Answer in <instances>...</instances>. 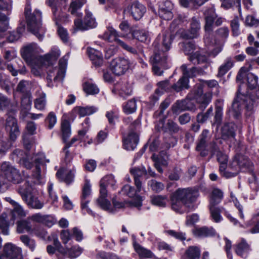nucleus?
<instances>
[{"instance_id": "nucleus-8", "label": "nucleus", "mask_w": 259, "mask_h": 259, "mask_svg": "<svg viewBox=\"0 0 259 259\" xmlns=\"http://www.w3.org/2000/svg\"><path fill=\"white\" fill-rule=\"evenodd\" d=\"M34 168L32 170L31 179V182L34 184H40L42 182V176L41 174L40 165L49 162V159H47L44 153L36 154L33 158Z\"/></svg>"}, {"instance_id": "nucleus-34", "label": "nucleus", "mask_w": 259, "mask_h": 259, "mask_svg": "<svg viewBox=\"0 0 259 259\" xmlns=\"http://www.w3.org/2000/svg\"><path fill=\"white\" fill-rule=\"evenodd\" d=\"M88 54L90 59L96 66H101L103 63V55L101 52L94 49H88Z\"/></svg>"}, {"instance_id": "nucleus-30", "label": "nucleus", "mask_w": 259, "mask_h": 259, "mask_svg": "<svg viewBox=\"0 0 259 259\" xmlns=\"http://www.w3.org/2000/svg\"><path fill=\"white\" fill-rule=\"evenodd\" d=\"M171 209L176 212L180 214L184 213L186 211L185 204L174 193L171 196Z\"/></svg>"}, {"instance_id": "nucleus-63", "label": "nucleus", "mask_w": 259, "mask_h": 259, "mask_svg": "<svg viewBox=\"0 0 259 259\" xmlns=\"http://www.w3.org/2000/svg\"><path fill=\"white\" fill-rule=\"evenodd\" d=\"M83 251V249L79 246H73L68 249L67 256L70 258L79 256Z\"/></svg>"}, {"instance_id": "nucleus-9", "label": "nucleus", "mask_w": 259, "mask_h": 259, "mask_svg": "<svg viewBox=\"0 0 259 259\" xmlns=\"http://www.w3.org/2000/svg\"><path fill=\"white\" fill-rule=\"evenodd\" d=\"M200 24L199 20L195 17L192 18L189 30L180 29L176 32V35L184 39H193L199 35Z\"/></svg>"}, {"instance_id": "nucleus-62", "label": "nucleus", "mask_w": 259, "mask_h": 259, "mask_svg": "<svg viewBox=\"0 0 259 259\" xmlns=\"http://www.w3.org/2000/svg\"><path fill=\"white\" fill-rule=\"evenodd\" d=\"M7 215L5 213L0 216V229L4 235L9 234V223L7 220Z\"/></svg>"}, {"instance_id": "nucleus-58", "label": "nucleus", "mask_w": 259, "mask_h": 259, "mask_svg": "<svg viewBox=\"0 0 259 259\" xmlns=\"http://www.w3.org/2000/svg\"><path fill=\"white\" fill-rule=\"evenodd\" d=\"M68 58L69 54L67 53L59 60V67L58 68L59 70V71L58 75H57V76H56L55 78H57L59 75L65 76Z\"/></svg>"}, {"instance_id": "nucleus-50", "label": "nucleus", "mask_w": 259, "mask_h": 259, "mask_svg": "<svg viewBox=\"0 0 259 259\" xmlns=\"http://www.w3.org/2000/svg\"><path fill=\"white\" fill-rule=\"evenodd\" d=\"M134 249L141 257L150 258L152 256V252L138 243L134 244Z\"/></svg>"}, {"instance_id": "nucleus-5", "label": "nucleus", "mask_w": 259, "mask_h": 259, "mask_svg": "<svg viewBox=\"0 0 259 259\" xmlns=\"http://www.w3.org/2000/svg\"><path fill=\"white\" fill-rule=\"evenodd\" d=\"M30 191L31 185L29 182H25L24 185L18 189V193L29 207L37 209L42 208L44 205V202L40 201L38 197L31 195Z\"/></svg>"}, {"instance_id": "nucleus-19", "label": "nucleus", "mask_w": 259, "mask_h": 259, "mask_svg": "<svg viewBox=\"0 0 259 259\" xmlns=\"http://www.w3.org/2000/svg\"><path fill=\"white\" fill-rule=\"evenodd\" d=\"M131 174L134 176V183L138 191L143 189L141 177L147 175V170L145 167H135L130 169Z\"/></svg>"}, {"instance_id": "nucleus-25", "label": "nucleus", "mask_w": 259, "mask_h": 259, "mask_svg": "<svg viewBox=\"0 0 259 259\" xmlns=\"http://www.w3.org/2000/svg\"><path fill=\"white\" fill-rule=\"evenodd\" d=\"M204 14L205 16V30L206 31H211L214 25V20L217 17L214 9L212 8L208 9L204 12Z\"/></svg>"}, {"instance_id": "nucleus-4", "label": "nucleus", "mask_w": 259, "mask_h": 259, "mask_svg": "<svg viewBox=\"0 0 259 259\" xmlns=\"http://www.w3.org/2000/svg\"><path fill=\"white\" fill-rule=\"evenodd\" d=\"M116 184L114 177L112 175L104 177L100 181V197L97 199L98 205L105 210H110L111 207L110 202L106 199L107 192L106 187L111 186L114 188Z\"/></svg>"}, {"instance_id": "nucleus-60", "label": "nucleus", "mask_w": 259, "mask_h": 259, "mask_svg": "<svg viewBox=\"0 0 259 259\" xmlns=\"http://www.w3.org/2000/svg\"><path fill=\"white\" fill-rule=\"evenodd\" d=\"M83 88L87 94H97L99 92V89L96 84L89 81L83 84Z\"/></svg>"}, {"instance_id": "nucleus-10", "label": "nucleus", "mask_w": 259, "mask_h": 259, "mask_svg": "<svg viewBox=\"0 0 259 259\" xmlns=\"http://www.w3.org/2000/svg\"><path fill=\"white\" fill-rule=\"evenodd\" d=\"M97 25L98 23L96 19L93 17L92 13L89 11H85V15L83 21L79 18L76 19L74 21V28L75 30H86L96 28Z\"/></svg>"}, {"instance_id": "nucleus-3", "label": "nucleus", "mask_w": 259, "mask_h": 259, "mask_svg": "<svg viewBox=\"0 0 259 259\" xmlns=\"http://www.w3.org/2000/svg\"><path fill=\"white\" fill-rule=\"evenodd\" d=\"M24 13L28 30L41 40L44 33L41 23V13L38 10H35L31 13L30 8L28 6L25 8Z\"/></svg>"}, {"instance_id": "nucleus-44", "label": "nucleus", "mask_w": 259, "mask_h": 259, "mask_svg": "<svg viewBox=\"0 0 259 259\" xmlns=\"http://www.w3.org/2000/svg\"><path fill=\"white\" fill-rule=\"evenodd\" d=\"M59 70L56 67H53L52 66L49 67L48 70V75L47 76V79L48 80V85L52 86L51 83L52 80H54L55 81L58 80H62L64 78V76L59 75L57 78L55 76L58 75Z\"/></svg>"}, {"instance_id": "nucleus-22", "label": "nucleus", "mask_w": 259, "mask_h": 259, "mask_svg": "<svg viewBox=\"0 0 259 259\" xmlns=\"http://www.w3.org/2000/svg\"><path fill=\"white\" fill-rule=\"evenodd\" d=\"M91 185L88 181H86L82 189V195L81 197V208L82 210L86 211L89 214L94 216L95 214L88 206L89 200H85L86 198L91 194Z\"/></svg>"}, {"instance_id": "nucleus-52", "label": "nucleus", "mask_w": 259, "mask_h": 259, "mask_svg": "<svg viewBox=\"0 0 259 259\" xmlns=\"http://www.w3.org/2000/svg\"><path fill=\"white\" fill-rule=\"evenodd\" d=\"M186 254L189 259H199L200 250L197 246H190L186 251Z\"/></svg>"}, {"instance_id": "nucleus-38", "label": "nucleus", "mask_w": 259, "mask_h": 259, "mask_svg": "<svg viewBox=\"0 0 259 259\" xmlns=\"http://www.w3.org/2000/svg\"><path fill=\"white\" fill-rule=\"evenodd\" d=\"M194 234L199 237H207L214 235L215 230L212 228L202 227L193 231Z\"/></svg>"}, {"instance_id": "nucleus-59", "label": "nucleus", "mask_w": 259, "mask_h": 259, "mask_svg": "<svg viewBox=\"0 0 259 259\" xmlns=\"http://www.w3.org/2000/svg\"><path fill=\"white\" fill-rule=\"evenodd\" d=\"M151 203L159 207H165L167 202V198L165 196L157 195L151 197Z\"/></svg>"}, {"instance_id": "nucleus-14", "label": "nucleus", "mask_w": 259, "mask_h": 259, "mask_svg": "<svg viewBox=\"0 0 259 259\" xmlns=\"http://www.w3.org/2000/svg\"><path fill=\"white\" fill-rule=\"evenodd\" d=\"M0 259H23L21 249L12 243H7L4 247V252Z\"/></svg>"}, {"instance_id": "nucleus-57", "label": "nucleus", "mask_w": 259, "mask_h": 259, "mask_svg": "<svg viewBox=\"0 0 259 259\" xmlns=\"http://www.w3.org/2000/svg\"><path fill=\"white\" fill-rule=\"evenodd\" d=\"M222 3V6L228 9L232 8L233 6H236L238 8L239 14L241 15V0H220Z\"/></svg>"}, {"instance_id": "nucleus-21", "label": "nucleus", "mask_w": 259, "mask_h": 259, "mask_svg": "<svg viewBox=\"0 0 259 259\" xmlns=\"http://www.w3.org/2000/svg\"><path fill=\"white\" fill-rule=\"evenodd\" d=\"M4 178L6 179V184L5 186H3L2 188H0L1 190L3 191L8 188L7 182H11L14 184H19L22 180V177L19 171L15 168L10 169L9 171L6 173Z\"/></svg>"}, {"instance_id": "nucleus-40", "label": "nucleus", "mask_w": 259, "mask_h": 259, "mask_svg": "<svg viewBox=\"0 0 259 259\" xmlns=\"http://www.w3.org/2000/svg\"><path fill=\"white\" fill-rule=\"evenodd\" d=\"M216 206L209 205V210L212 220L215 223H219L223 220V217L221 215V212L224 210L225 209L223 207H219Z\"/></svg>"}, {"instance_id": "nucleus-2", "label": "nucleus", "mask_w": 259, "mask_h": 259, "mask_svg": "<svg viewBox=\"0 0 259 259\" xmlns=\"http://www.w3.org/2000/svg\"><path fill=\"white\" fill-rule=\"evenodd\" d=\"M174 37L172 34L168 36L163 35L162 46H160L157 40L154 42L153 44L154 53L150 59V62L152 64L159 65L163 68L167 67L166 64L167 56L164 52L170 49Z\"/></svg>"}, {"instance_id": "nucleus-26", "label": "nucleus", "mask_w": 259, "mask_h": 259, "mask_svg": "<svg viewBox=\"0 0 259 259\" xmlns=\"http://www.w3.org/2000/svg\"><path fill=\"white\" fill-rule=\"evenodd\" d=\"M140 192V191H138L137 188L136 190H135L134 187L129 185H124L121 190V192L123 195L127 196L130 198H134L135 197H136L137 199V201L135 204L136 206H139L141 205V197L140 196L137 195V193H139Z\"/></svg>"}, {"instance_id": "nucleus-53", "label": "nucleus", "mask_w": 259, "mask_h": 259, "mask_svg": "<svg viewBox=\"0 0 259 259\" xmlns=\"http://www.w3.org/2000/svg\"><path fill=\"white\" fill-rule=\"evenodd\" d=\"M164 147L168 149L171 147H174L177 143V138L171 135H164Z\"/></svg>"}, {"instance_id": "nucleus-17", "label": "nucleus", "mask_w": 259, "mask_h": 259, "mask_svg": "<svg viewBox=\"0 0 259 259\" xmlns=\"http://www.w3.org/2000/svg\"><path fill=\"white\" fill-rule=\"evenodd\" d=\"M56 176L60 182L65 183L67 185H69L74 181L75 170L74 169L68 170L62 167L58 169Z\"/></svg>"}, {"instance_id": "nucleus-1", "label": "nucleus", "mask_w": 259, "mask_h": 259, "mask_svg": "<svg viewBox=\"0 0 259 259\" xmlns=\"http://www.w3.org/2000/svg\"><path fill=\"white\" fill-rule=\"evenodd\" d=\"M246 79L250 92L244 91L241 85L239 87L238 93L232 104L231 112L235 119H239L241 115L242 104H245L247 111H252L259 105V86L257 85V76L248 71L244 67L240 69L236 76V80L242 81Z\"/></svg>"}, {"instance_id": "nucleus-31", "label": "nucleus", "mask_w": 259, "mask_h": 259, "mask_svg": "<svg viewBox=\"0 0 259 259\" xmlns=\"http://www.w3.org/2000/svg\"><path fill=\"white\" fill-rule=\"evenodd\" d=\"M223 101L219 99L217 101L214 117V122L212 125L215 124L219 127L222 122L223 118Z\"/></svg>"}, {"instance_id": "nucleus-39", "label": "nucleus", "mask_w": 259, "mask_h": 259, "mask_svg": "<svg viewBox=\"0 0 259 259\" xmlns=\"http://www.w3.org/2000/svg\"><path fill=\"white\" fill-rule=\"evenodd\" d=\"M97 108L94 106L76 107L74 108V111L80 117L88 116L95 113L97 111Z\"/></svg>"}, {"instance_id": "nucleus-15", "label": "nucleus", "mask_w": 259, "mask_h": 259, "mask_svg": "<svg viewBox=\"0 0 259 259\" xmlns=\"http://www.w3.org/2000/svg\"><path fill=\"white\" fill-rule=\"evenodd\" d=\"M210 136L209 131L208 130H204L199 136L196 150L200 152V155L205 157L208 154V150L206 149L207 142L209 141Z\"/></svg>"}, {"instance_id": "nucleus-43", "label": "nucleus", "mask_w": 259, "mask_h": 259, "mask_svg": "<svg viewBox=\"0 0 259 259\" xmlns=\"http://www.w3.org/2000/svg\"><path fill=\"white\" fill-rule=\"evenodd\" d=\"M234 62L232 58L227 57L224 62L220 66L217 76H224L233 66Z\"/></svg>"}, {"instance_id": "nucleus-12", "label": "nucleus", "mask_w": 259, "mask_h": 259, "mask_svg": "<svg viewBox=\"0 0 259 259\" xmlns=\"http://www.w3.org/2000/svg\"><path fill=\"white\" fill-rule=\"evenodd\" d=\"M165 117L159 119V122L157 125L159 131L163 132L164 135L176 134L179 133L181 130L178 124L171 119H168L166 123H164Z\"/></svg>"}, {"instance_id": "nucleus-33", "label": "nucleus", "mask_w": 259, "mask_h": 259, "mask_svg": "<svg viewBox=\"0 0 259 259\" xmlns=\"http://www.w3.org/2000/svg\"><path fill=\"white\" fill-rule=\"evenodd\" d=\"M251 163L247 157L244 155H238L232 162V165L234 166L239 170L240 169L249 167Z\"/></svg>"}, {"instance_id": "nucleus-47", "label": "nucleus", "mask_w": 259, "mask_h": 259, "mask_svg": "<svg viewBox=\"0 0 259 259\" xmlns=\"http://www.w3.org/2000/svg\"><path fill=\"white\" fill-rule=\"evenodd\" d=\"M37 94L38 96L35 100L34 106L36 109L42 110L46 105V95L41 91H38Z\"/></svg>"}, {"instance_id": "nucleus-6", "label": "nucleus", "mask_w": 259, "mask_h": 259, "mask_svg": "<svg viewBox=\"0 0 259 259\" xmlns=\"http://www.w3.org/2000/svg\"><path fill=\"white\" fill-rule=\"evenodd\" d=\"M177 198H179L187 208H193V204L195 203L199 196V192L196 189L187 188H179L175 192Z\"/></svg>"}, {"instance_id": "nucleus-48", "label": "nucleus", "mask_w": 259, "mask_h": 259, "mask_svg": "<svg viewBox=\"0 0 259 259\" xmlns=\"http://www.w3.org/2000/svg\"><path fill=\"white\" fill-rule=\"evenodd\" d=\"M188 59L194 64L204 63L207 60V57L205 55L201 54L199 51H196L191 54Z\"/></svg>"}, {"instance_id": "nucleus-42", "label": "nucleus", "mask_w": 259, "mask_h": 259, "mask_svg": "<svg viewBox=\"0 0 259 259\" xmlns=\"http://www.w3.org/2000/svg\"><path fill=\"white\" fill-rule=\"evenodd\" d=\"M132 34L135 38L142 42L148 43L150 41L149 32L146 30H134Z\"/></svg>"}, {"instance_id": "nucleus-23", "label": "nucleus", "mask_w": 259, "mask_h": 259, "mask_svg": "<svg viewBox=\"0 0 259 259\" xmlns=\"http://www.w3.org/2000/svg\"><path fill=\"white\" fill-rule=\"evenodd\" d=\"M194 109V105L189 99L177 101L172 106V111L175 113H178L185 110H191Z\"/></svg>"}, {"instance_id": "nucleus-45", "label": "nucleus", "mask_w": 259, "mask_h": 259, "mask_svg": "<svg viewBox=\"0 0 259 259\" xmlns=\"http://www.w3.org/2000/svg\"><path fill=\"white\" fill-rule=\"evenodd\" d=\"M137 101L136 98H134L124 103L122 106L123 111L127 114L135 112L137 109Z\"/></svg>"}, {"instance_id": "nucleus-29", "label": "nucleus", "mask_w": 259, "mask_h": 259, "mask_svg": "<svg viewBox=\"0 0 259 259\" xmlns=\"http://www.w3.org/2000/svg\"><path fill=\"white\" fill-rule=\"evenodd\" d=\"M139 142L138 135L134 133H129L126 138L123 140V146L127 150H134Z\"/></svg>"}, {"instance_id": "nucleus-51", "label": "nucleus", "mask_w": 259, "mask_h": 259, "mask_svg": "<svg viewBox=\"0 0 259 259\" xmlns=\"http://www.w3.org/2000/svg\"><path fill=\"white\" fill-rule=\"evenodd\" d=\"M13 168L7 162H3L1 165L2 174L0 175V188H2L3 186H5L6 184L4 176L6 175V173L9 171L10 169Z\"/></svg>"}, {"instance_id": "nucleus-64", "label": "nucleus", "mask_w": 259, "mask_h": 259, "mask_svg": "<svg viewBox=\"0 0 259 259\" xmlns=\"http://www.w3.org/2000/svg\"><path fill=\"white\" fill-rule=\"evenodd\" d=\"M96 257L97 259H121L115 254L110 252H106L104 251L98 253L96 254Z\"/></svg>"}, {"instance_id": "nucleus-36", "label": "nucleus", "mask_w": 259, "mask_h": 259, "mask_svg": "<svg viewBox=\"0 0 259 259\" xmlns=\"http://www.w3.org/2000/svg\"><path fill=\"white\" fill-rule=\"evenodd\" d=\"M85 3V0H72L68 11L73 15L81 17L82 14L79 12L83 5Z\"/></svg>"}, {"instance_id": "nucleus-32", "label": "nucleus", "mask_w": 259, "mask_h": 259, "mask_svg": "<svg viewBox=\"0 0 259 259\" xmlns=\"http://www.w3.org/2000/svg\"><path fill=\"white\" fill-rule=\"evenodd\" d=\"M30 219L27 218L26 220H22L17 222V231L19 233H24L25 232L32 233L33 228H32Z\"/></svg>"}, {"instance_id": "nucleus-46", "label": "nucleus", "mask_w": 259, "mask_h": 259, "mask_svg": "<svg viewBox=\"0 0 259 259\" xmlns=\"http://www.w3.org/2000/svg\"><path fill=\"white\" fill-rule=\"evenodd\" d=\"M223 198V192L219 189H214L211 193L209 205H217Z\"/></svg>"}, {"instance_id": "nucleus-28", "label": "nucleus", "mask_w": 259, "mask_h": 259, "mask_svg": "<svg viewBox=\"0 0 259 259\" xmlns=\"http://www.w3.org/2000/svg\"><path fill=\"white\" fill-rule=\"evenodd\" d=\"M172 5L170 2H165L164 5L161 6L158 10L159 17L163 20H169L173 17L171 12Z\"/></svg>"}, {"instance_id": "nucleus-54", "label": "nucleus", "mask_w": 259, "mask_h": 259, "mask_svg": "<svg viewBox=\"0 0 259 259\" xmlns=\"http://www.w3.org/2000/svg\"><path fill=\"white\" fill-rule=\"evenodd\" d=\"M147 185L151 190L155 193H159L164 188V185L162 183L154 179L149 181Z\"/></svg>"}, {"instance_id": "nucleus-55", "label": "nucleus", "mask_w": 259, "mask_h": 259, "mask_svg": "<svg viewBox=\"0 0 259 259\" xmlns=\"http://www.w3.org/2000/svg\"><path fill=\"white\" fill-rule=\"evenodd\" d=\"M6 64L8 70L13 76H17L18 73L24 74L26 72V67L24 65H23L21 68H18L15 65L11 63H6Z\"/></svg>"}, {"instance_id": "nucleus-61", "label": "nucleus", "mask_w": 259, "mask_h": 259, "mask_svg": "<svg viewBox=\"0 0 259 259\" xmlns=\"http://www.w3.org/2000/svg\"><path fill=\"white\" fill-rule=\"evenodd\" d=\"M213 108L212 106L210 107L206 112H201L197 115V121L198 123H203L208 119L212 115Z\"/></svg>"}, {"instance_id": "nucleus-37", "label": "nucleus", "mask_w": 259, "mask_h": 259, "mask_svg": "<svg viewBox=\"0 0 259 259\" xmlns=\"http://www.w3.org/2000/svg\"><path fill=\"white\" fill-rule=\"evenodd\" d=\"M207 0H179L181 6L190 9H197Z\"/></svg>"}, {"instance_id": "nucleus-20", "label": "nucleus", "mask_w": 259, "mask_h": 259, "mask_svg": "<svg viewBox=\"0 0 259 259\" xmlns=\"http://www.w3.org/2000/svg\"><path fill=\"white\" fill-rule=\"evenodd\" d=\"M128 11L135 20H139L145 13L146 8L139 2L136 1L128 8Z\"/></svg>"}, {"instance_id": "nucleus-18", "label": "nucleus", "mask_w": 259, "mask_h": 259, "mask_svg": "<svg viewBox=\"0 0 259 259\" xmlns=\"http://www.w3.org/2000/svg\"><path fill=\"white\" fill-rule=\"evenodd\" d=\"M237 126L233 122H225L221 128V138L224 140L234 139Z\"/></svg>"}, {"instance_id": "nucleus-7", "label": "nucleus", "mask_w": 259, "mask_h": 259, "mask_svg": "<svg viewBox=\"0 0 259 259\" xmlns=\"http://www.w3.org/2000/svg\"><path fill=\"white\" fill-rule=\"evenodd\" d=\"M37 45L35 44H30L23 47L21 51L23 59L28 63H36L38 62L41 64L44 63L45 57L36 55Z\"/></svg>"}, {"instance_id": "nucleus-27", "label": "nucleus", "mask_w": 259, "mask_h": 259, "mask_svg": "<svg viewBox=\"0 0 259 259\" xmlns=\"http://www.w3.org/2000/svg\"><path fill=\"white\" fill-rule=\"evenodd\" d=\"M199 93L200 95H198L196 98L197 102L200 104V109L203 110L211 102L212 99V93L207 92L205 94H202V89H199L198 94Z\"/></svg>"}, {"instance_id": "nucleus-13", "label": "nucleus", "mask_w": 259, "mask_h": 259, "mask_svg": "<svg viewBox=\"0 0 259 259\" xmlns=\"http://www.w3.org/2000/svg\"><path fill=\"white\" fill-rule=\"evenodd\" d=\"M181 69L183 72V76L181 77L176 83L172 86V88L176 92H180L181 90L188 89L189 88V79L188 78L193 77L191 74V68L190 69H187V66L186 64H183L181 66Z\"/></svg>"}, {"instance_id": "nucleus-56", "label": "nucleus", "mask_w": 259, "mask_h": 259, "mask_svg": "<svg viewBox=\"0 0 259 259\" xmlns=\"http://www.w3.org/2000/svg\"><path fill=\"white\" fill-rule=\"evenodd\" d=\"M61 131L63 140L66 142L67 139L71 135L70 125L68 120H64L62 121L61 124Z\"/></svg>"}, {"instance_id": "nucleus-41", "label": "nucleus", "mask_w": 259, "mask_h": 259, "mask_svg": "<svg viewBox=\"0 0 259 259\" xmlns=\"http://www.w3.org/2000/svg\"><path fill=\"white\" fill-rule=\"evenodd\" d=\"M14 104L7 96L0 93V111H11L13 109Z\"/></svg>"}, {"instance_id": "nucleus-49", "label": "nucleus", "mask_w": 259, "mask_h": 259, "mask_svg": "<svg viewBox=\"0 0 259 259\" xmlns=\"http://www.w3.org/2000/svg\"><path fill=\"white\" fill-rule=\"evenodd\" d=\"M127 52L136 57L139 60V62L142 64L143 68L147 67V64L145 63L141 58V56L144 57H145L144 51L142 49H139V50H137L136 48L131 46Z\"/></svg>"}, {"instance_id": "nucleus-16", "label": "nucleus", "mask_w": 259, "mask_h": 259, "mask_svg": "<svg viewBox=\"0 0 259 259\" xmlns=\"http://www.w3.org/2000/svg\"><path fill=\"white\" fill-rule=\"evenodd\" d=\"M6 129L9 134L11 140L13 141H15L20 135L17 120L12 116H9L7 118Z\"/></svg>"}, {"instance_id": "nucleus-24", "label": "nucleus", "mask_w": 259, "mask_h": 259, "mask_svg": "<svg viewBox=\"0 0 259 259\" xmlns=\"http://www.w3.org/2000/svg\"><path fill=\"white\" fill-rule=\"evenodd\" d=\"M250 250L251 249L249 245L244 239H242L235 246L236 253L242 258H245L248 256Z\"/></svg>"}, {"instance_id": "nucleus-35", "label": "nucleus", "mask_w": 259, "mask_h": 259, "mask_svg": "<svg viewBox=\"0 0 259 259\" xmlns=\"http://www.w3.org/2000/svg\"><path fill=\"white\" fill-rule=\"evenodd\" d=\"M120 36L117 31L112 27L109 26L107 28L104 33L102 35L103 39L107 40L109 42L116 41L117 43V40H120L118 37Z\"/></svg>"}, {"instance_id": "nucleus-11", "label": "nucleus", "mask_w": 259, "mask_h": 259, "mask_svg": "<svg viewBox=\"0 0 259 259\" xmlns=\"http://www.w3.org/2000/svg\"><path fill=\"white\" fill-rule=\"evenodd\" d=\"M112 72L116 75L124 74L130 67L129 61L123 57H118L113 59L110 64Z\"/></svg>"}]
</instances>
